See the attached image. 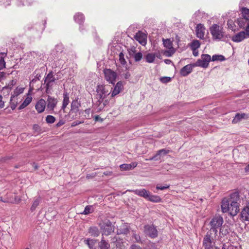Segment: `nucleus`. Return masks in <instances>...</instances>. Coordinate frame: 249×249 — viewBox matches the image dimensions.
Wrapping results in <instances>:
<instances>
[{"instance_id": "nucleus-31", "label": "nucleus", "mask_w": 249, "mask_h": 249, "mask_svg": "<svg viewBox=\"0 0 249 249\" xmlns=\"http://www.w3.org/2000/svg\"><path fill=\"white\" fill-rule=\"evenodd\" d=\"M147 200L154 203H158L161 202L162 199L159 196L153 195L150 193Z\"/></svg>"}, {"instance_id": "nucleus-39", "label": "nucleus", "mask_w": 249, "mask_h": 249, "mask_svg": "<svg viewBox=\"0 0 249 249\" xmlns=\"http://www.w3.org/2000/svg\"><path fill=\"white\" fill-rule=\"evenodd\" d=\"M191 49H197L200 47V43L198 40H193L190 44Z\"/></svg>"}, {"instance_id": "nucleus-53", "label": "nucleus", "mask_w": 249, "mask_h": 249, "mask_svg": "<svg viewBox=\"0 0 249 249\" xmlns=\"http://www.w3.org/2000/svg\"><path fill=\"white\" fill-rule=\"evenodd\" d=\"M33 129L37 134H40L42 132V129L38 124H34L33 126Z\"/></svg>"}, {"instance_id": "nucleus-58", "label": "nucleus", "mask_w": 249, "mask_h": 249, "mask_svg": "<svg viewBox=\"0 0 249 249\" xmlns=\"http://www.w3.org/2000/svg\"><path fill=\"white\" fill-rule=\"evenodd\" d=\"M53 83V82L47 81L45 83V84H44V85H45V88H47V89H52V86H53L52 83ZM43 85V84H42V85Z\"/></svg>"}, {"instance_id": "nucleus-33", "label": "nucleus", "mask_w": 249, "mask_h": 249, "mask_svg": "<svg viewBox=\"0 0 249 249\" xmlns=\"http://www.w3.org/2000/svg\"><path fill=\"white\" fill-rule=\"evenodd\" d=\"M168 49V50H162L161 53L167 57H171L176 52V50L174 47H172V48Z\"/></svg>"}, {"instance_id": "nucleus-11", "label": "nucleus", "mask_w": 249, "mask_h": 249, "mask_svg": "<svg viewBox=\"0 0 249 249\" xmlns=\"http://www.w3.org/2000/svg\"><path fill=\"white\" fill-rule=\"evenodd\" d=\"M194 65V63L186 65V66L182 67L179 71V74L180 76L182 77H185L191 73L193 71V68L196 67V66Z\"/></svg>"}, {"instance_id": "nucleus-13", "label": "nucleus", "mask_w": 249, "mask_h": 249, "mask_svg": "<svg viewBox=\"0 0 249 249\" xmlns=\"http://www.w3.org/2000/svg\"><path fill=\"white\" fill-rule=\"evenodd\" d=\"M129 192H133L134 194L138 195L141 197H143L146 200H147L149 197L150 192L145 189H136V190H127Z\"/></svg>"}, {"instance_id": "nucleus-38", "label": "nucleus", "mask_w": 249, "mask_h": 249, "mask_svg": "<svg viewBox=\"0 0 249 249\" xmlns=\"http://www.w3.org/2000/svg\"><path fill=\"white\" fill-rule=\"evenodd\" d=\"M1 54L4 56L0 57V71L3 70L6 67V63L4 57L7 55V53H1Z\"/></svg>"}, {"instance_id": "nucleus-21", "label": "nucleus", "mask_w": 249, "mask_h": 249, "mask_svg": "<svg viewBox=\"0 0 249 249\" xmlns=\"http://www.w3.org/2000/svg\"><path fill=\"white\" fill-rule=\"evenodd\" d=\"M242 220L249 221V208L247 206L242 210L240 214Z\"/></svg>"}, {"instance_id": "nucleus-61", "label": "nucleus", "mask_w": 249, "mask_h": 249, "mask_svg": "<svg viewBox=\"0 0 249 249\" xmlns=\"http://www.w3.org/2000/svg\"><path fill=\"white\" fill-rule=\"evenodd\" d=\"M98 95L99 96V99L98 100L97 102L98 103L99 105H100L102 103H103V102L105 100V98L100 93H99L98 94Z\"/></svg>"}, {"instance_id": "nucleus-23", "label": "nucleus", "mask_w": 249, "mask_h": 249, "mask_svg": "<svg viewBox=\"0 0 249 249\" xmlns=\"http://www.w3.org/2000/svg\"><path fill=\"white\" fill-rule=\"evenodd\" d=\"M98 245L99 249H109L110 248V244L108 241L106 240L105 237L103 236L101 240L98 242Z\"/></svg>"}, {"instance_id": "nucleus-5", "label": "nucleus", "mask_w": 249, "mask_h": 249, "mask_svg": "<svg viewBox=\"0 0 249 249\" xmlns=\"http://www.w3.org/2000/svg\"><path fill=\"white\" fill-rule=\"evenodd\" d=\"M144 234L151 238H155L158 235V232L156 226L154 224H146L143 226Z\"/></svg>"}, {"instance_id": "nucleus-29", "label": "nucleus", "mask_w": 249, "mask_h": 249, "mask_svg": "<svg viewBox=\"0 0 249 249\" xmlns=\"http://www.w3.org/2000/svg\"><path fill=\"white\" fill-rule=\"evenodd\" d=\"M32 96H27L23 103L18 107V110H21L27 107L32 101Z\"/></svg>"}, {"instance_id": "nucleus-57", "label": "nucleus", "mask_w": 249, "mask_h": 249, "mask_svg": "<svg viewBox=\"0 0 249 249\" xmlns=\"http://www.w3.org/2000/svg\"><path fill=\"white\" fill-rule=\"evenodd\" d=\"M128 52L129 55L133 57L136 53V48L133 46L131 49H128Z\"/></svg>"}, {"instance_id": "nucleus-50", "label": "nucleus", "mask_w": 249, "mask_h": 249, "mask_svg": "<svg viewBox=\"0 0 249 249\" xmlns=\"http://www.w3.org/2000/svg\"><path fill=\"white\" fill-rule=\"evenodd\" d=\"M119 61L122 65H124L126 64V61L124 59V55L123 52H121L119 53Z\"/></svg>"}, {"instance_id": "nucleus-4", "label": "nucleus", "mask_w": 249, "mask_h": 249, "mask_svg": "<svg viewBox=\"0 0 249 249\" xmlns=\"http://www.w3.org/2000/svg\"><path fill=\"white\" fill-rule=\"evenodd\" d=\"M201 57V59H197L194 65L205 69L208 68L209 62L212 61L211 55L208 54H202Z\"/></svg>"}, {"instance_id": "nucleus-64", "label": "nucleus", "mask_w": 249, "mask_h": 249, "mask_svg": "<svg viewBox=\"0 0 249 249\" xmlns=\"http://www.w3.org/2000/svg\"><path fill=\"white\" fill-rule=\"evenodd\" d=\"M130 249H143L138 245H136L135 244H133L130 246Z\"/></svg>"}, {"instance_id": "nucleus-41", "label": "nucleus", "mask_w": 249, "mask_h": 249, "mask_svg": "<svg viewBox=\"0 0 249 249\" xmlns=\"http://www.w3.org/2000/svg\"><path fill=\"white\" fill-rule=\"evenodd\" d=\"M16 84V81L15 80H12L10 81L9 84L8 85L6 86L3 88V90L8 89H9V91H8V94H9V92L11 91V90L12 89L13 87Z\"/></svg>"}, {"instance_id": "nucleus-20", "label": "nucleus", "mask_w": 249, "mask_h": 249, "mask_svg": "<svg viewBox=\"0 0 249 249\" xmlns=\"http://www.w3.org/2000/svg\"><path fill=\"white\" fill-rule=\"evenodd\" d=\"M231 231L229 226L224 224L222 225L220 228L219 234L221 237L227 236L229 234L230 232Z\"/></svg>"}, {"instance_id": "nucleus-43", "label": "nucleus", "mask_w": 249, "mask_h": 249, "mask_svg": "<svg viewBox=\"0 0 249 249\" xmlns=\"http://www.w3.org/2000/svg\"><path fill=\"white\" fill-rule=\"evenodd\" d=\"M45 121L46 123L48 124H52L55 122L56 119L54 116L48 115L46 117Z\"/></svg>"}, {"instance_id": "nucleus-47", "label": "nucleus", "mask_w": 249, "mask_h": 249, "mask_svg": "<svg viewBox=\"0 0 249 249\" xmlns=\"http://www.w3.org/2000/svg\"><path fill=\"white\" fill-rule=\"evenodd\" d=\"M135 62H139L142 58V54L141 52L136 53L133 56Z\"/></svg>"}, {"instance_id": "nucleus-28", "label": "nucleus", "mask_w": 249, "mask_h": 249, "mask_svg": "<svg viewBox=\"0 0 249 249\" xmlns=\"http://www.w3.org/2000/svg\"><path fill=\"white\" fill-rule=\"evenodd\" d=\"M97 240L95 239L87 238L84 239V242L85 244L87 245L89 249H92L94 248V245L97 242Z\"/></svg>"}, {"instance_id": "nucleus-52", "label": "nucleus", "mask_w": 249, "mask_h": 249, "mask_svg": "<svg viewBox=\"0 0 249 249\" xmlns=\"http://www.w3.org/2000/svg\"><path fill=\"white\" fill-rule=\"evenodd\" d=\"M37 70H36L33 73L34 74H36L34 79L31 81L32 83H35L36 81L39 80L41 77V75L39 73H37Z\"/></svg>"}, {"instance_id": "nucleus-55", "label": "nucleus", "mask_w": 249, "mask_h": 249, "mask_svg": "<svg viewBox=\"0 0 249 249\" xmlns=\"http://www.w3.org/2000/svg\"><path fill=\"white\" fill-rule=\"evenodd\" d=\"M24 88H19L18 87H17L14 91V92L15 93V95L18 96L19 94L22 93L24 91Z\"/></svg>"}, {"instance_id": "nucleus-46", "label": "nucleus", "mask_w": 249, "mask_h": 249, "mask_svg": "<svg viewBox=\"0 0 249 249\" xmlns=\"http://www.w3.org/2000/svg\"><path fill=\"white\" fill-rule=\"evenodd\" d=\"M239 211V207H236L232 208L231 210L229 209L228 212H229L231 215L233 216L236 215Z\"/></svg>"}, {"instance_id": "nucleus-7", "label": "nucleus", "mask_w": 249, "mask_h": 249, "mask_svg": "<svg viewBox=\"0 0 249 249\" xmlns=\"http://www.w3.org/2000/svg\"><path fill=\"white\" fill-rule=\"evenodd\" d=\"M212 234V233L211 231H209L207 232L206 234L203 238L202 245L205 249H210L215 246V243L213 242Z\"/></svg>"}, {"instance_id": "nucleus-25", "label": "nucleus", "mask_w": 249, "mask_h": 249, "mask_svg": "<svg viewBox=\"0 0 249 249\" xmlns=\"http://www.w3.org/2000/svg\"><path fill=\"white\" fill-rule=\"evenodd\" d=\"M108 87H110V86L106 85L105 84H100L98 83L96 87V91L98 93L105 92L109 91Z\"/></svg>"}, {"instance_id": "nucleus-59", "label": "nucleus", "mask_w": 249, "mask_h": 249, "mask_svg": "<svg viewBox=\"0 0 249 249\" xmlns=\"http://www.w3.org/2000/svg\"><path fill=\"white\" fill-rule=\"evenodd\" d=\"M65 123V121L63 119L59 120V122L55 124L56 128L59 127Z\"/></svg>"}, {"instance_id": "nucleus-42", "label": "nucleus", "mask_w": 249, "mask_h": 249, "mask_svg": "<svg viewBox=\"0 0 249 249\" xmlns=\"http://www.w3.org/2000/svg\"><path fill=\"white\" fill-rule=\"evenodd\" d=\"M161 159V155L160 153H159V151H157V153L156 154H155L154 156L150 157L149 159H146V160H160Z\"/></svg>"}, {"instance_id": "nucleus-36", "label": "nucleus", "mask_w": 249, "mask_h": 249, "mask_svg": "<svg viewBox=\"0 0 249 249\" xmlns=\"http://www.w3.org/2000/svg\"><path fill=\"white\" fill-rule=\"evenodd\" d=\"M41 201V198L40 197H38L36 198L33 202V203L31 207V211L32 212H33L36 207L39 205L40 202Z\"/></svg>"}, {"instance_id": "nucleus-48", "label": "nucleus", "mask_w": 249, "mask_h": 249, "mask_svg": "<svg viewBox=\"0 0 249 249\" xmlns=\"http://www.w3.org/2000/svg\"><path fill=\"white\" fill-rule=\"evenodd\" d=\"M170 188V185L168 184H164V185H162L161 184H158L156 186V189L157 190H164L165 189H169Z\"/></svg>"}, {"instance_id": "nucleus-30", "label": "nucleus", "mask_w": 249, "mask_h": 249, "mask_svg": "<svg viewBox=\"0 0 249 249\" xmlns=\"http://www.w3.org/2000/svg\"><path fill=\"white\" fill-rule=\"evenodd\" d=\"M247 115L245 113L240 114L237 113L236 114L234 118L232 120V123L236 124L239 122L242 119L247 118Z\"/></svg>"}, {"instance_id": "nucleus-8", "label": "nucleus", "mask_w": 249, "mask_h": 249, "mask_svg": "<svg viewBox=\"0 0 249 249\" xmlns=\"http://www.w3.org/2000/svg\"><path fill=\"white\" fill-rule=\"evenodd\" d=\"M125 84V82L124 83L123 81H119L116 84L115 83L114 85H113V87L111 88L110 97L113 98L123 91L124 89V85Z\"/></svg>"}, {"instance_id": "nucleus-37", "label": "nucleus", "mask_w": 249, "mask_h": 249, "mask_svg": "<svg viewBox=\"0 0 249 249\" xmlns=\"http://www.w3.org/2000/svg\"><path fill=\"white\" fill-rule=\"evenodd\" d=\"M163 44L164 47L167 49L172 48L173 47L172 41L170 40V39H164L162 38Z\"/></svg>"}, {"instance_id": "nucleus-3", "label": "nucleus", "mask_w": 249, "mask_h": 249, "mask_svg": "<svg viewBox=\"0 0 249 249\" xmlns=\"http://www.w3.org/2000/svg\"><path fill=\"white\" fill-rule=\"evenodd\" d=\"M223 223V217L219 215H215L210 222V225L211 226V228L210 231H211V232L213 231L216 234L218 231L217 229L221 228Z\"/></svg>"}, {"instance_id": "nucleus-49", "label": "nucleus", "mask_w": 249, "mask_h": 249, "mask_svg": "<svg viewBox=\"0 0 249 249\" xmlns=\"http://www.w3.org/2000/svg\"><path fill=\"white\" fill-rule=\"evenodd\" d=\"M172 80V78L170 77H167V76H163L161 77L160 78V81L164 84L169 83L171 82Z\"/></svg>"}, {"instance_id": "nucleus-60", "label": "nucleus", "mask_w": 249, "mask_h": 249, "mask_svg": "<svg viewBox=\"0 0 249 249\" xmlns=\"http://www.w3.org/2000/svg\"><path fill=\"white\" fill-rule=\"evenodd\" d=\"M83 123H84V121H75L71 123V126L75 127L81 124H83Z\"/></svg>"}, {"instance_id": "nucleus-12", "label": "nucleus", "mask_w": 249, "mask_h": 249, "mask_svg": "<svg viewBox=\"0 0 249 249\" xmlns=\"http://www.w3.org/2000/svg\"><path fill=\"white\" fill-rule=\"evenodd\" d=\"M131 230V228L129 226V224L128 223H123L119 229H118L116 231L117 235L123 234L126 235L129 234Z\"/></svg>"}, {"instance_id": "nucleus-17", "label": "nucleus", "mask_w": 249, "mask_h": 249, "mask_svg": "<svg viewBox=\"0 0 249 249\" xmlns=\"http://www.w3.org/2000/svg\"><path fill=\"white\" fill-rule=\"evenodd\" d=\"M205 28L204 25L201 23L198 24L196 28V36L200 39H203L204 36V30Z\"/></svg>"}, {"instance_id": "nucleus-45", "label": "nucleus", "mask_w": 249, "mask_h": 249, "mask_svg": "<svg viewBox=\"0 0 249 249\" xmlns=\"http://www.w3.org/2000/svg\"><path fill=\"white\" fill-rule=\"evenodd\" d=\"M132 232H133L132 237L135 239V242L138 243H142L140 234L136 233L135 231H132Z\"/></svg>"}, {"instance_id": "nucleus-14", "label": "nucleus", "mask_w": 249, "mask_h": 249, "mask_svg": "<svg viewBox=\"0 0 249 249\" xmlns=\"http://www.w3.org/2000/svg\"><path fill=\"white\" fill-rule=\"evenodd\" d=\"M240 193L238 191H235L232 193L230 196V198H228L230 203L233 204H240L241 202Z\"/></svg>"}, {"instance_id": "nucleus-22", "label": "nucleus", "mask_w": 249, "mask_h": 249, "mask_svg": "<svg viewBox=\"0 0 249 249\" xmlns=\"http://www.w3.org/2000/svg\"><path fill=\"white\" fill-rule=\"evenodd\" d=\"M137 165V162H133L130 164H122L120 165L121 171H128L133 169Z\"/></svg>"}, {"instance_id": "nucleus-54", "label": "nucleus", "mask_w": 249, "mask_h": 249, "mask_svg": "<svg viewBox=\"0 0 249 249\" xmlns=\"http://www.w3.org/2000/svg\"><path fill=\"white\" fill-rule=\"evenodd\" d=\"M159 151V153H160L161 157H163L167 155L170 152V150L166 148L160 149Z\"/></svg>"}, {"instance_id": "nucleus-32", "label": "nucleus", "mask_w": 249, "mask_h": 249, "mask_svg": "<svg viewBox=\"0 0 249 249\" xmlns=\"http://www.w3.org/2000/svg\"><path fill=\"white\" fill-rule=\"evenodd\" d=\"M156 57L155 54L153 53H148L144 56L146 61L147 63H151L154 62Z\"/></svg>"}, {"instance_id": "nucleus-19", "label": "nucleus", "mask_w": 249, "mask_h": 249, "mask_svg": "<svg viewBox=\"0 0 249 249\" xmlns=\"http://www.w3.org/2000/svg\"><path fill=\"white\" fill-rule=\"evenodd\" d=\"M246 38L247 36L245 35L244 31H241L232 36L231 40L235 42H239Z\"/></svg>"}, {"instance_id": "nucleus-62", "label": "nucleus", "mask_w": 249, "mask_h": 249, "mask_svg": "<svg viewBox=\"0 0 249 249\" xmlns=\"http://www.w3.org/2000/svg\"><path fill=\"white\" fill-rule=\"evenodd\" d=\"M245 35L247 37H249V22L247 23L246 27L245 28V31H244Z\"/></svg>"}, {"instance_id": "nucleus-2", "label": "nucleus", "mask_w": 249, "mask_h": 249, "mask_svg": "<svg viewBox=\"0 0 249 249\" xmlns=\"http://www.w3.org/2000/svg\"><path fill=\"white\" fill-rule=\"evenodd\" d=\"M210 33L213 36V40H221L222 38L230 37V35H224V33L222 31V28L220 26L216 24H213L210 28Z\"/></svg>"}, {"instance_id": "nucleus-34", "label": "nucleus", "mask_w": 249, "mask_h": 249, "mask_svg": "<svg viewBox=\"0 0 249 249\" xmlns=\"http://www.w3.org/2000/svg\"><path fill=\"white\" fill-rule=\"evenodd\" d=\"M211 59H212V61H213V62L217 61H224L226 60V58L225 57V56L221 54L213 55L212 56V58H211Z\"/></svg>"}, {"instance_id": "nucleus-15", "label": "nucleus", "mask_w": 249, "mask_h": 249, "mask_svg": "<svg viewBox=\"0 0 249 249\" xmlns=\"http://www.w3.org/2000/svg\"><path fill=\"white\" fill-rule=\"evenodd\" d=\"M46 106H47L46 101L41 98L37 102L35 108L38 113H41L45 110Z\"/></svg>"}, {"instance_id": "nucleus-6", "label": "nucleus", "mask_w": 249, "mask_h": 249, "mask_svg": "<svg viewBox=\"0 0 249 249\" xmlns=\"http://www.w3.org/2000/svg\"><path fill=\"white\" fill-rule=\"evenodd\" d=\"M105 79L109 82V84L114 85L117 78V73L110 69L106 68L103 71Z\"/></svg>"}, {"instance_id": "nucleus-40", "label": "nucleus", "mask_w": 249, "mask_h": 249, "mask_svg": "<svg viewBox=\"0 0 249 249\" xmlns=\"http://www.w3.org/2000/svg\"><path fill=\"white\" fill-rule=\"evenodd\" d=\"M14 159L13 156H7L0 158V163H8L9 161Z\"/></svg>"}, {"instance_id": "nucleus-1", "label": "nucleus", "mask_w": 249, "mask_h": 249, "mask_svg": "<svg viewBox=\"0 0 249 249\" xmlns=\"http://www.w3.org/2000/svg\"><path fill=\"white\" fill-rule=\"evenodd\" d=\"M100 228L102 235L108 236L114 232L115 227L107 218L102 219L98 224Z\"/></svg>"}, {"instance_id": "nucleus-56", "label": "nucleus", "mask_w": 249, "mask_h": 249, "mask_svg": "<svg viewBox=\"0 0 249 249\" xmlns=\"http://www.w3.org/2000/svg\"><path fill=\"white\" fill-rule=\"evenodd\" d=\"M243 16H249V9L243 7L241 9Z\"/></svg>"}, {"instance_id": "nucleus-26", "label": "nucleus", "mask_w": 249, "mask_h": 249, "mask_svg": "<svg viewBox=\"0 0 249 249\" xmlns=\"http://www.w3.org/2000/svg\"><path fill=\"white\" fill-rule=\"evenodd\" d=\"M43 81L44 83H42L41 85L45 84L47 81L54 83L55 82V79L54 72L52 71H49L47 75L44 78Z\"/></svg>"}, {"instance_id": "nucleus-16", "label": "nucleus", "mask_w": 249, "mask_h": 249, "mask_svg": "<svg viewBox=\"0 0 249 249\" xmlns=\"http://www.w3.org/2000/svg\"><path fill=\"white\" fill-rule=\"evenodd\" d=\"M80 107H81V103L80 102H78V99L73 100L71 103V109L70 113L79 112V114H80L82 113V110L79 109Z\"/></svg>"}, {"instance_id": "nucleus-24", "label": "nucleus", "mask_w": 249, "mask_h": 249, "mask_svg": "<svg viewBox=\"0 0 249 249\" xmlns=\"http://www.w3.org/2000/svg\"><path fill=\"white\" fill-rule=\"evenodd\" d=\"M229 204L230 202L229 201V199H228L227 198L224 197L223 198L221 202V207L223 213H226L228 212V210H229Z\"/></svg>"}, {"instance_id": "nucleus-18", "label": "nucleus", "mask_w": 249, "mask_h": 249, "mask_svg": "<svg viewBox=\"0 0 249 249\" xmlns=\"http://www.w3.org/2000/svg\"><path fill=\"white\" fill-rule=\"evenodd\" d=\"M88 233L93 237L99 236L101 232L100 229H99L96 226H91L88 230Z\"/></svg>"}, {"instance_id": "nucleus-63", "label": "nucleus", "mask_w": 249, "mask_h": 249, "mask_svg": "<svg viewBox=\"0 0 249 249\" xmlns=\"http://www.w3.org/2000/svg\"><path fill=\"white\" fill-rule=\"evenodd\" d=\"M25 164H26V162L25 161L20 162L18 164L15 165L14 166V167H15V168L17 169V168H19L20 167H21V166H23L25 165Z\"/></svg>"}, {"instance_id": "nucleus-51", "label": "nucleus", "mask_w": 249, "mask_h": 249, "mask_svg": "<svg viewBox=\"0 0 249 249\" xmlns=\"http://www.w3.org/2000/svg\"><path fill=\"white\" fill-rule=\"evenodd\" d=\"M18 5H29L32 3V0H18Z\"/></svg>"}, {"instance_id": "nucleus-44", "label": "nucleus", "mask_w": 249, "mask_h": 249, "mask_svg": "<svg viewBox=\"0 0 249 249\" xmlns=\"http://www.w3.org/2000/svg\"><path fill=\"white\" fill-rule=\"evenodd\" d=\"M74 20L80 25V28H82L85 20L84 17H74Z\"/></svg>"}, {"instance_id": "nucleus-27", "label": "nucleus", "mask_w": 249, "mask_h": 249, "mask_svg": "<svg viewBox=\"0 0 249 249\" xmlns=\"http://www.w3.org/2000/svg\"><path fill=\"white\" fill-rule=\"evenodd\" d=\"M69 98V94L67 91H64L63 93V100L62 102L61 109L64 110L68 105L70 103Z\"/></svg>"}, {"instance_id": "nucleus-9", "label": "nucleus", "mask_w": 249, "mask_h": 249, "mask_svg": "<svg viewBox=\"0 0 249 249\" xmlns=\"http://www.w3.org/2000/svg\"><path fill=\"white\" fill-rule=\"evenodd\" d=\"M46 102L47 110L48 112L51 113L53 112L54 108L56 107L58 100L54 97H52L50 95H47Z\"/></svg>"}, {"instance_id": "nucleus-10", "label": "nucleus", "mask_w": 249, "mask_h": 249, "mask_svg": "<svg viewBox=\"0 0 249 249\" xmlns=\"http://www.w3.org/2000/svg\"><path fill=\"white\" fill-rule=\"evenodd\" d=\"M134 38L142 46L147 43V35L141 31H139L134 35Z\"/></svg>"}, {"instance_id": "nucleus-35", "label": "nucleus", "mask_w": 249, "mask_h": 249, "mask_svg": "<svg viewBox=\"0 0 249 249\" xmlns=\"http://www.w3.org/2000/svg\"><path fill=\"white\" fill-rule=\"evenodd\" d=\"M94 212V208L92 205H88L85 208L84 211L81 213L84 215H88Z\"/></svg>"}]
</instances>
